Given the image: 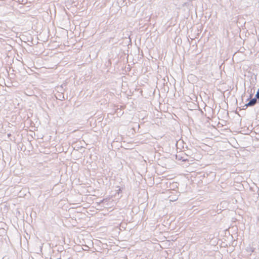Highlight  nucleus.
I'll return each mask as SVG.
<instances>
[{
	"label": "nucleus",
	"instance_id": "nucleus-1",
	"mask_svg": "<svg viewBox=\"0 0 259 259\" xmlns=\"http://www.w3.org/2000/svg\"><path fill=\"white\" fill-rule=\"evenodd\" d=\"M256 102V100L255 99H253L250 100L247 104V106H252L254 105Z\"/></svg>",
	"mask_w": 259,
	"mask_h": 259
},
{
	"label": "nucleus",
	"instance_id": "nucleus-2",
	"mask_svg": "<svg viewBox=\"0 0 259 259\" xmlns=\"http://www.w3.org/2000/svg\"><path fill=\"white\" fill-rule=\"evenodd\" d=\"M256 97L257 98L259 99V89L258 90V91L257 92V93L256 94Z\"/></svg>",
	"mask_w": 259,
	"mask_h": 259
}]
</instances>
